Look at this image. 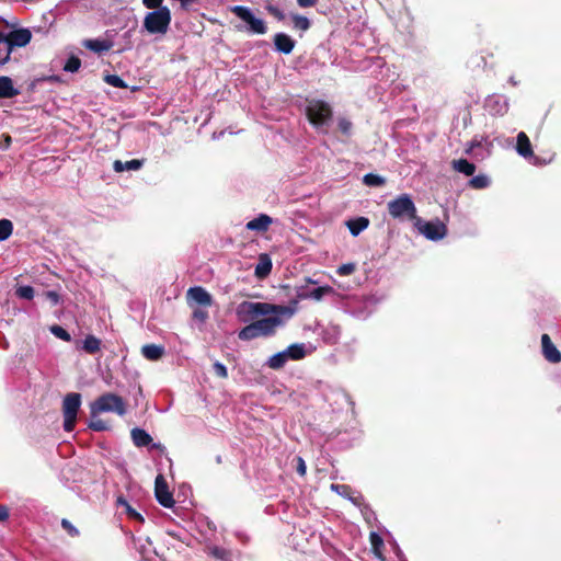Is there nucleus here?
Returning <instances> with one entry per match:
<instances>
[{
	"label": "nucleus",
	"mask_w": 561,
	"mask_h": 561,
	"mask_svg": "<svg viewBox=\"0 0 561 561\" xmlns=\"http://www.w3.org/2000/svg\"><path fill=\"white\" fill-rule=\"evenodd\" d=\"M32 39V32L28 28H18L4 34V55L0 58V66L5 65L15 47H25Z\"/></svg>",
	"instance_id": "obj_6"
},
{
	"label": "nucleus",
	"mask_w": 561,
	"mask_h": 561,
	"mask_svg": "<svg viewBox=\"0 0 561 561\" xmlns=\"http://www.w3.org/2000/svg\"><path fill=\"white\" fill-rule=\"evenodd\" d=\"M105 82L114 88H126L124 80L116 75H107L105 77Z\"/></svg>",
	"instance_id": "obj_38"
},
{
	"label": "nucleus",
	"mask_w": 561,
	"mask_h": 561,
	"mask_svg": "<svg viewBox=\"0 0 561 561\" xmlns=\"http://www.w3.org/2000/svg\"><path fill=\"white\" fill-rule=\"evenodd\" d=\"M272 270V263L268 259L261 260V262L255 267V275L257 277H265L270 274Z\"/></svg>",
	"instance_id": "obj_32"
},
{
	"label": "nucleus",
	"mask_w": 561,
	"mask_h": 561,
	"mask_svg": "<svg viewBox=\"0 0 561 561\" xmlns=\"http://www.w3.org/2000/svg\"><path fill=\"white\" fill-rule=\"evenodd\" d=\"M339 128L344 135H350L352 130V123L346 118H341L339 121Z\"/></svg>",
	"instance_id": "obj_46"
},
{
	"label": "nucleus",
	"mask_w": 561,
	"mask_h": 561,
	"mask_svg": "<svg viewBox=\"0 0 561 561\" xmlns=\"http://www.w3.org/2000/svg\"><path fill=\"white\" fill-rule=\"evenodd\" d=\"M213 367H214V371H215V374H216L218 377H220V378H227V376H228V370H227V367H226L224 364H221V363H219V362H216V363L214 364V366H213Z\"/></svg>",
	"instance_id": "obj_44"
},
{
	"label": "nucleus",
	"mask_w": 561,
	"mask_h": 561,
	"mask_svg": "<svg viewBox=\"0 0 561 561\" xmlns=\"http://www.w3.org/2000/svg\"><path fill=\"white\" fill-rule=\"evenodd\" d=\"M231 11L242 21L248 24V31L253 34H265L267 31L266 24L262 19L253 15L251 10L243 5H234Z\"/></svg>",
	"instance_id": "obj_9"
},
{
	"label": "nucleus",
	"mask_w": 561,
	"mask_h": 561,
	"mask_svg": "<svg viewBox=\"0 0 561 561\" xmlns=\"http://www.w3.org/2000/svg\"><path fill=\"white\" fill-rule=\"evenodd\" d=\"M80 67L81 60L76 56H71L65 64L64 70L67 72H77Z\"/></svg>",
	"instance_id": "obj_36"
},
{
	"label": "nucleus",
	"mask_w": 561,
	"mask_h": 561,
	"mask_svg": "<svg viewBox=\"0 0 561 561\" xmlns=\"http://www.w3.org/2000/svg\"><path fill=\"white\" fill-rule=\"evenodd\" d=\"M290 318L274 314L272 317L261 318L248 323L238 332L241 341H252L257 337H271L276 334Z\"/></svg>",
	"instance_id": "obj_2"
},
{
	"label": "nucleus",
	"mask_w": 561,
	"mask_h": 561,
	"mask_svg": "<svg viewBox=\"0 0 561 561\" xmlns=\"http://www.w3.org/2000/svg\"><path fill=\"white\" fill-rule=\"evenodd\" d=\"M61 526L64 529H66L71 536H77L78 535V530L76 527H73V525L67 520V519H62L61 520Z\"/></svg>",
	"instance_id": "obj_47"
},
{
	"label": "nucleus",
	"mask_w": 561,
	"mask_h": 561,
	"mask_svg": "<svg viewBox=\"0 0 561 561\" xmlns=\"http://www.w3.org/2000/svg\"><path fill=\"white\" fill-rule=\"evenodd\" d=\"M270 12L275 15L277 19L282 20L284 18V14L282 13L280 10H278L277 8H274V7H271L270 9Z\"/></svg>",
	"instance_id": "obj_53"
},
{
	"label": "nucleus",
	"mask_w": 561,
	"mask_h": 561,
	"mask_svg": "<svg viewBox=\"0 0 561 561\" xmlns=\"http://www.w3.org/2000/svg\"><path fill=\"white\" fill-rule=\"evenodd\" d=\"M142 167V161L138 159H133L126 162L121 160H115L113 163V169L115 172L130 171V170H139Z\"/></svg>",
	"instance_id": "obj_24"
},
{
	"label": "nucleus",
	"mask_w": 561,
	"mask_h": 561,
	"mask_svg": "<svg viewBox=\"0 0 561 561\" xmlns=\"http://www.w3.org/2000/svg\"><path fill=\"white\" fill-rule=\"evenodd\" d=\"M210 554L221 561H231V552L220 548V547H211L209 548Z\"/></svg>",
	"instance_id": "obj_31"
},
{
	"label": "nucleus",
	"mask_w": 561,
	"mask_h": 561,
	"mask_svg": "<svg viewBox=\"0 0 561 561\" xmlns=\"http://www.w3.org/2000/svg\"><path fill=\"white\" fill-rule=\"evenodd\" d=\"M82 44L94 53H103L112 48V43L105 39H85Z\"/></svg>",
	"instance_id": "obj_23"
},
{
	"label": "nucleus",
	"mask_w": 561,
	"mask_h": 561,
	"mask_svg": "<svg viewBox=\"0 0 561 561\" xmlns=\"http://www.w3.org/2000/svg\"><path fill=\"white\" fill-rule=\"evenodd\" d=\"M272 221L273 220L268 215L261 214L247 224V229L257 232H265L271 226Z\"/></svg>",
	"instance_id": "obj_18"
},
{
	"label": "nucleus",
	"mask_w": 561,
	"mask_h": 561,
	"mask_svg": "<svg viewBox=\"0 0 561 561\" xmlns=\"http://www.w3.org/2000/svg\"><path fill=\"white\" fill-rule=\"evenodd\" d=\"M516 151L523 158L529 159L533 164L539 163V159L534 154L530 140L524 131L517 135Z\"/></svg>",
	"instance_id": "obj_14"
},
{
	"label": "nucleus",
	"mask_w": 561,
	"mask_h": 561,
	"mask_svg": "<svg viewBox=\"0 0 561 561\" xmlns=\"http://www.w3.org/2000/svg\"><path fill=\"white\" fill-rule=\"evenodd\" d=\"M81 405V396L77 392L68 393L62 401V414H64V428L66 432H72L76 422L78 411Z\"/></svg>",
	"instance_id": "obj_7"
},
{
	"label": "nucleus",
	"mask_w": 561,
	"mask_h": 561,
	"mask_svg": "<svg viewBox=\"0 0 561 561\" xmlns=\"http://www.w3.org/2000/svg\"><path fill=\"white\" fill-rule=\"evenodd\" d=\"M193 319L204 323L208 319V311L203 308H195L193 311Z\"/></svg>",
	"instance_id": "obj_43"
},
{
	"label": "nucleus",
	"mask_w": 561,
	"mask_h": 561,
	"mask_svg": "<svg viewBox=\"0 0 561 561\" xmlns=\"http://www.w3.org/2000/svg\"><path fill=\"white\" fill-rule=\"evenodd\" d=\"M389 215L399 221L419 219L416 206L409 194H401L387 204Z\"/></svg>",
	"instance_id": "obj_3"
},
{
	"label": "nucleus",
	"mask_w": 561,
	"mask_h": 561,
	"mask_svg": "<svg viewBox=\"0 0 561 561\" xmlns=\"http://www.w3.org/2000/svg\"><path fill=\"white\" fill-rule=\"evenodd\" d=\"M141 354L149 360H158L164 354V347L157 344H147L142 346Z\"/></svg>",
	"instance_id": "obj_21"
},
{
	"label": "nucleus",
	"mask_w": 561,
	"mask_h": 561,
	"mask_svg": "<svg viewBox=\"0 0 561 561\" xmlns=\"http://www.w3.org/2000/svg\"><path fill=\"white\" fill-rule=\"evenodd\" d=\"M355 268H356V266L354 263H346V264L341 265L337 268V274L341 276H347V275H351L352 273H354Z\"/></svg>",
	"instance_id": "obj_42"
},
{
	"label": "nucleus",
	"mask_w": 561,
	"mask_h": 561,
	"mask_svg": "<svg viewBox=\"0 0 561 561\" xmlns=\"http://www.w3.org/2000/svg\"><path fill=\"white\" fill-rule=\"evenodd\" d=\"M469 184L477 190L484 188L489 185V179L486 175H477L469 181Z\"/></svg>",
	"instance_id": "obj_35"
},
{
	"label": "nucleus",
	"mask_w": 561,
	"mask_h": 561,
	"mask_svg": "<svg viewBox=\"0 0 561 561\" xmlns=\"http://www.w3.org/2000/svg\"><path fill=\"white\" fill-rule=\"evenodd\" d=\"M130 435H131L133 443L137 447L149 446L152 442V437L145 430H141L138 427L131 430Z\"/></svg>",
	"instance_id": "obj_22"
},
{
	"label": "nucleus",
	"mask_w": 561,
	"mask_h": 561,
	"mask_svg": "<svg viewBox=\"0 0 561 561\" xmlns=\"http://www.w3.org/2000/svg\"><path fill=\"white\" fill-rule=\"evenodd\" d=\"M50 332L58 339L69 342L71 340L70 334L61 327L59 325H53L50 328Z\"/></svg>",
	"instance_id": "obj_37"
},
{
	"label": "nucleus",
	"mask_w": 561,
	"mask_h": 561,
	"mask_svg": "<svg viewBox=\"0 0 561 561\" xmlns=\"http://www.w3.org/2000/svg\"><path fill=\"white\" fill-rule=\"evenodd\" d=\"M297 472L300 476H305L307 471L306 462L301 457H297Z\"/></svg>",
	"instance_id": "obj_50"
},
{
	"label": "nucleus",
	"mask_w": 561,
	"mask_h": 561,
	"mask_svg": "<svg viewBox=\"0 0 561 561\" xmlns=\"http://www.w3.org/2000/svg\"><path fill=\"white\" fill-rule=\"evenodd\" d=\"M13 231V225L9 219L0 220V241L7 240Z\"/></svg>",
	"instance_id": "obj_30"
},
{
	"label": "nucleus",
	"mask_w": 561,
	"mask_h": 561,
	"mask_svg": "<svg viewBox=\"0 0 561 561\" xmlns=\"http://www.w3.org/2000/svg\"><path fill=\"white\" fill-rule=\"evenodd\" d=\"M508 110V102L504 95H497L493 100V114L504 115Z\"/></svg>",
	"instance_id": "obj_28"
},
{
	"label": "nucleus",
	"mask_w": 561,
	"mask_h": 561,
	"mask_svg": "<svg viewBox=\"0 0 561 561\" xmlns=\"http://www.w3.org/2000/svg\"><path fill=\"white\" fill-rule=\"evenodd\" d=\"M9 517V511L5 506H0V522L5 520Z\"/></svg>",
	"instance_id": "obj_52"
},
{
	"label": "nucleus",
	"mask_w": 561,
	"mask_h": 561,
	"mask_svg": "<svg viewBox=\"0 0 561 561\" xmlns=\"http://www.w3.org/2000/svg\"><path fill=\"white\" fill-rule=\"evenodd\" d=\"M46 297L47 299L50 300V302L53 305H58L60 302V296L58 293L54 291V290H49L46 293Z\"/></svg>",
	"instance_id": "obj_49"
},
{
	"label": "nucleus",
	"mask_w": 561,
	"mask_h": 561,
	"mask_svg": "<svg viewBox=\"0 0 561 561\" xmlns=\"http://www.w3.org/2000/svg\"><path fill=\"white\" fill-rule=\"evenodd\" d=\"M331 489H332L334 492H336V493H339L340 495H342V496H346V497L352 499V497L350 496V494H351L352 490H351V488H350L348 485H346V484H332V485H331Z\"/></svg>",
	"instance_id": "obj_41"
},
{
	"label": "nucleus",
	"mask_w": 561,
	"mask_h": 561,
	"mask_svg": "<svg viewBox=\"0 0 561 561\" xmlns=\"http://www.w3.org/2000/svg\"><path fill=\"white\" fill-rule=\"evenodd\" d=\"M154 493L157 501L164 507H172L174 500L168 489V484L162 474H158L154 481Z\"/></svg>",
	"instance_id": "obj_13"
},
{
	"label": "nucleus",
	"mask_w": 561,
	"mask_h": 561,
	"mask_svg": "<svg viewBox=\"0 0 561 561\" xmlns=\"http://www.w3.org/2000/svg\"><path fill=\"white\" fill-rule=\"evenodd\" d=\"M318 0H297V3L301 8H310L317 3Z\"/></svg>",
	"instance_id": "obj_51"
},
{
	"label": "nucleus",
	"mask_w": 561,
	"mask_h": 561,
	"mask_svg": "<svg viewBox=\"0 0 561 561\" xmlns=\"http://www.w3.org/2000/svg\"><path fill=\"white\" fill-rule=\"evenodd\" d=\"M293 22H294L295 28H298L301 31H307L310 27V21L306 16H302L299 14L293 15Z\"/></svg>",
	"instance_id": "obj_34"
},
{
	"label": "nucleus",
	"mask_w": 561,
	"mask_h": 561,
	"mask_svg": "<svg viewBox=\"0 0 561 561\" xmlns=\"http://www.w3.org/2000/svg\"><path fill=\"white\" fill-rule=\"evenodd\" d=\"M307 115L312 125L317 128L325 126L332 115V111L328 103L319 100L309 101L307 105Z\"/></svg>",
	"instance_id": "obj_8"
},
{
	"label": "nucleus",
	"mask_w": 561,
	"mask_h": 561,
	"mask_svg": "<svg viewBox=\"0 0 561 561\" xmlns=\"http://www.w3.org/2000/svg\"><path fill=\"white\" fill-rule=\"evenodd\" d=\"M171 11L168 7L148 12L142 21V28L151 35L163 36L168 33L171 24Z\"/></svg>",
	"instance_id": "obj_4"
},
{
	"label": "nucleus",
	"mask_w": 561,
	"mask_h": 561,
	"mask_svg": "<svg viewBox=\"0 0 561 561\" xmlns=\"http://www.w3.org/2000/svg\"><path fill=\"white\" fill-rule=\"evenodd\" d=\"M453 168L459 173H463L465 175H472L476 171V167L473 163L469 162L466 159H459L453 161Z\"/></svg>",
	"instance_id": "obj_25"
},
{
	"label": "nucleus",
	"mask_w": 561,
	"mask_h": 561,
	"mask_svg": "<svg viewBox=\"0 0 561 561\" xmlns=\"http://www.w3.org/2000/svg\"><path fill=\"white\" fill-rule=\"evenodd\" d=\"M294 313L295 308L268 302L242 301L236 307V317L242 323H250L274 314L291 318Z\"/></svg>",
	"instance_id": "obj_1"
},
{
	"label": "nucleus",
	"mask_w": 561,
	"mask_h": 561,
	"mask_svg": "<svg viewBox=\"0 0 561 561\" xmlns=\"http://www.w3.org/2000/svg\"><path fill=\"white\" fill-rule=\"evenodd\" d=\"M414 227L417 231L423 234L426 239L437 241L446 236V226L439 220L425 221L419 217L414 222Z\"/></svg>",
	"instance_id": "obj_10"
},
{
	"label": "nucleus",
	"mask_w": 561,
	"mask_h": 561,
	"mask_svg": "<svg viewBox=\"0 0 561 561\" xmlns=\"http://www.w3.org/2000/svg\"><path fill=\"white\" fill-rule=\"evenodd\" d=\"M89 426H90V428H92L94 431H104V430H106V424L102 420L92 421Z\"/></svg>",
	"instance_id": "obj_48"
},
{
	"label": "nucleus",
	"mask_w": 561,
	"mask_h": 561,
	"mask_svg": "<svg viewBox=\"0 0 561 561\" xmlns=\"http://www.w3.org/2000/svg\"><path fill=\"white\" fill-rule=\"evenodd\" d=\"M310 284H314V282L308 279V284L297 287L296 295L298 299H312L319 301L324 295L333 293V288L330 286L311 287Z\"/></svg>",
	"instance_id": "obj_11"
},
{
	"label": "nucleus",
	"mask_w": 561,
	"mask_h": 561,
	"mask_svg": "<svg viewBox=\"0 0 561 561\" xmlns=\"http://www.w3.org/2000/svg\"><path fill=\"white\" fill-rule=\"evenodd\" d=\"M101 341L94 335H88L82 342V350L89 354H94L100 351Z\"/></svg>",
	"instance_id": "obj_27"
},
{
	"label": "nucleus",
	"mask_w": 561,
	"mask_h": 561,
	"mask_svg": "<svg viewBox=\"0 0 561 561\" xmlns=\"http://www.w3.org/2000/svg\"><path fill=\"white\" fill-rule=\"evenodd\" d=\"M188 305H198L202 307H209L213 304L211 295L201 286L191 287L186 293Z\"/></svg>",
	"instance_id": "obj_12"
},
{
	"label": "nucleus",
	"mask_w": 561,
	"mask_h": 561,
	"mask_svg": "<svg viewBox=\"0 0 561 561\" xmlns=\"http://www.w3.org/2000/svg\"><path fill=\"white\" fill-rule=\"evenodd\" d=\"M275 48L283 54H290L295 47V41L285 33H277L274 37Z\"/></svg>",
	"instance_id": "obj_17"
},
{
	"label": "nucleus",
	"mask_w": 561,
	"mask_h": 561,
	"mask_svg": "<svg viewBox=\"0 0 561 561\" xmlns=\"http://www.w3.org/2000/svg\"><path fill=\"white\" fill-rule=\"evenodd\" d=\"M363 182L367 186H381L386 183L385 179L380 175L368 173L364 175Z\"/></svg>",
	"instance_id": "obj_33"
},
{
	"label": "nucleus",
	"mask_w": 561,
	"mask_h": 561,
	"mask_svg": "<svg viewBox=\"0 0 561 561\" xmlns=\"http://www.w3.org/2000/svg\"><path fill=\"white\" fill-rule=\"evenodd\" d=\"M18 297L31 300L34 297V289L31 286H21L16 289Z\"/></svg>",
	"instance_id": "obj_39"
},
{
	"label": "nucleus",
	"mask_w": 561,
	"mask_h": 561,
	"mask_svg": "<svg viewBox=\"0 0 561 561\" xmlns=\"http://www.w3.org/2000/svg\"><path fill=\"white\" fill-rule=\"evenodd\" d=\"M288 360H289V359H288V357H287V355H286L285 351H282V352H278V353H276V354L272 355V356L268 358V360H267L266 365H267L270 368H272V369H280V368H283V367L286 365V363H287Z\"/></svg>",
	"instance_id": "obj_26"
},
{
	"label": "nucleus",
	"mask_w": 561,
	"mask_h": 561,
	"mask_svg": "<svg viewBox=\"0 0 561 561\" xmlns=\"http://www.w3.org/2000/svg\"><path fill=\"white\" fill-rule=\"evenodd\" d=\"M541 346H542V354L548 362L553 363V364L561 362V353L554 346V344L552 343V341L548 334L541 335Z\"/></svg>",
	"instance_id": "obj_15"
},
{
	"label": "nucleus",
	"mask_w": 561,
	"mask_h": 561,
	"mask_svg": "<svg viewBox=\"0 0 561 561\" xmlns=\"http://www.w3.org/2000/svg\"><path fill=\"white\" fill-rule=\"evenodd\" d=\"M20 94L14 87L13 80L8 76L0 77V99H12Z\"/></svg>",
	"instance_id": "obj_16"
},
{
	"label": "nucleus",
	"mask_w": 561,
	"mask_h": 561,
	"mask_svg": "<svg viewBox=\"0 0 561 561\" xmlns=\"http://www.w3.org/2000/svg\"><path fill=\"white\" fill-rule=\"evenodd\" d=\"M370 543L373 546V549L376 553H379L380 549L383 546L382 538L377 533L370 534Z\"/></svg>",
	"instance_id": "obj_40"
},
{
	"label": "nucleus",
	"mask_w": 561,
	"mask_h": 561,
	"mask_svg": "<svg viewBox=\"0 0 561 561\" xmlns=\"http://www.w3.org/2000/svg\"><path fill=\"white\" fill-rule=\"evenodd\" d=\"M105 412H115L118 415H124L126 413L124 400L115 393H105L91 403L92 415Z\"/></svg>",
	"instance_id": "obj_5"
},
{
	"label": "nucleus",
	"mask_w": 561,
	"mask_h": 561,
	"mask_svg": "<svg viewBox=\"0 0 561 561\" xmlns=\"http://www.w3.org/2000/svg\"><path fill=\"white\" fill-rule=\"evenodd\" d=\"M162 3H163V0H142V4L147 9H151L152 11L163 8L164 5H162Z\"/></svg>",
	"instance_id": "obj_45"
},
{
	"label": "nucleus",
	"mask_w": 561,
	"mask_h": 561,
	"mask_svg": "<svg viewBox=\"0 0 561 561\" xmlns=\"http://www.w3.org/2000/svg\"><path fill=\"white\" fill-rule=\"evenodd\" d=\"M346 226L352 236L357 237L369 226V219L366 217H357L355 219L347 220Z\"/></svg>",
	"instance_id": "obj_20"
},
{
	"label": "nucleus",
	"mask_w": 561,
	"mask_h": 561,
	"mask_svg": "<svg viewBox=\"0 0 561 561\" xmlns=\"http://www.w3.org/2000/svg\"><path fill=\"white\" fill-rule=\"evenodd\" d=\"M117 503L119 506H123L126 510V513L129 518L136 519L140 523L144 522L142 516L138 512H136V510H134L126 500L119 497L117 500Z\"/></svg>",
	"instance_id": "obj_29"
},
{
	"label": "nucleus",
	"mask_w": 561,
	"mask_h": 561,
	"mask_svg": "<svg viewBox=\"0 0 561 561\" xmlns=\"http://www.w3.org/2000/svg\"><path fill=\"white\" fill-rule=\"evenodd\" d=\"M289 360H299L307 356L308 350L305 343H295L284 350Z\"/></svg>",
	"instance_id": "obj_19"
}]
</instances>
